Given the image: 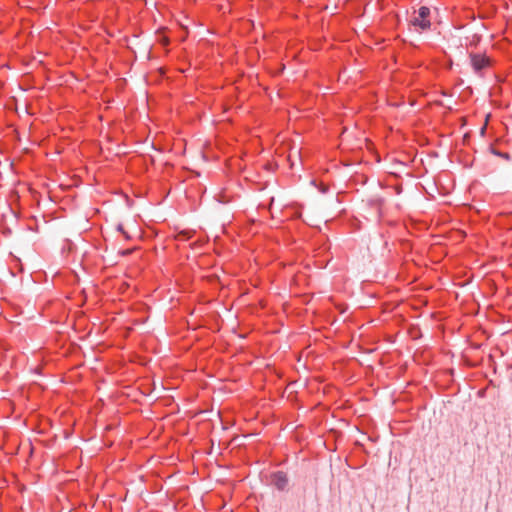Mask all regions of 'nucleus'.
Returning <instances> with one entry per match:
<instances>
[{
  "label": "nucleus",
  "instance_id": "nucleus-1",
  "mask_svg": "<svg viewBox=\"0 0 512 512\" xmlns=\"http://www.w3.org/2000/svg\"><path fill=\"white\" fill-rule=\"evenodd\" d=\"M430 14L431 10L429 7L421 6L418 10L413 11L409 24L414 26L417 31H426L431 27Z\"/></svg>",
  "mask_w": 512,
  "mask_h": 512
},
{
  "label": "nucleus",
  "instance_id": "nucleus-2",
  "mask_svg": "<svg viewBox=\"0 0 512 512\" xmlns=\"http://www.w3.org/2000/svg\"><path fill=\"white\" fill-rule=\"evenodd\" d=\"M471 66L476 74H481V72L491 66V59L484 54L480 53H470L469 54Z\"/></svg>",
  "mask_w": 512,
  "mask_h": 512
},
{
  "label": "nucleus",
  "instance_id": "nucleus-3",
  "mask_svg": "<svg viewBox=\"0 0 512 512\" xmlns=\"http://www.w3.org/2000/svg\"><path fill=\"white\" fill-rule=\"evenodd\" d=\"M271 485L278 491H287L289 488V478L287 473L276 471L271 474Z\"/></svg>",
  "mask_w": 512,
  "mask_h": 512
},
{
  "label": "nucleus",
  "instance_id": "nucleus-4",
  "mask_svg": "<svg viewBox=\"0 0 512 512\" xmlns=\"http://www.w3.org/2000/svg\"><path fill=\"white\" fill-rule=\"evenodd\" d=\"M385 200L382 197H373L368 200V205L375 210L377 217L380 218L382 215V207L384 205Z\"/></svg>",
  "mask_w": 512,
  "mask_h": 512
},
{
  "label": "nucleus",
  "instance_id": "nucleus-5",
  "mask_svg": "<svg viewBox=\"0 0 512 512\" xmlns=\"http://www.w3.org/2000/svg\"><path fill=\"white\" fill-rule=\"evenodd\" d=\"M491 152H492L493 154L497 155V156H500V157H502V158L506 159V160H509V159H510V155H509V153H507V152H500V151L496 150V149H495V148H493V147H491Z\"/></svg>",
  "mask_w": 512,
  "mask_h": 512
},
{
  "label": "nucleus",
  "instance_id": "nucleus-6",
  "mask_svg": "<svg viewBox=\"0 0 512 512\" xmlns=\"http://www.w3.org/2000/svg\"><path fill=\"white\" fill-rule=\"evenodd\" d=\"M117 231L121 232L126 239H130V235L124 230L123 224H118L116 227Z\"/></svg>",
  "mask_w": 512,
  "mask_h": 512
},
{
  "label": "nucleus",
  "instance_id": "nucleus-7",
  "mask_svg": "<svg viewBox=\"0 0 512 512\" xmlns=\"http://www.w3.org/2000/svg\"><path fill=\"white\" fill-rule=\"evenodd\" d=\"M129 253H130L129 250H126L125 252H123V254H125V255H128Z\"/></svg>",
  "mask_w": 512,
  "mask_h": 512
}]
</instances>
